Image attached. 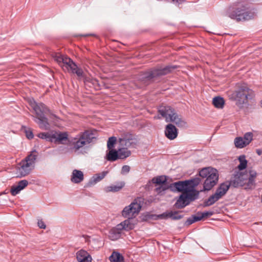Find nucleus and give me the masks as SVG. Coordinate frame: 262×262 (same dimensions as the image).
I'll list each match as a JSON object with an SVG mask.
<instances>
[{"label":"nucleus","mask_w":262,"mask_h":262,"mask_svg":"<svg viewBox=\"0 0 262 262\" xmlns=\"http://www.w3.org/2000/svg\"><path fill=\"white\" fill-rule=\"evenodd\" d=\"M38 226L40 228L45 229L46 227V225L42 220H39L38 221Z\"/></svg>","instance_id":"45"},{"label":"nucleus","mask_w":262,"mask_h":262,"mask_svg":"<svg viewBox=\"0 0 262 262\" xmlns=\"http://www.w3.org/2000/svg\"><path fill=\"white\" fill-rule=\"evenodd\" d=\"M226 15L239 21L250 20L255 17L256 13L254 11L250 10L247 2L238 1L228 8Z\"/></svg>","instance_id":"1"},{"label":"nucleus","mask_w":262,"mask_h":262,"mask_svg":"<svg viewBox=\"0 0 262 262\" xmlns=\"http://www.w3.org/2000/svg\"><path fill=\"white\" fill-rule=\"evenodd\" d=\"M235 93L236 104L239 107H242L244 104H248L249 100L252 99L254 95V92L245 84L239 86Z\"/></svg>","instance_id":"8"},{"label":"nucleus","mask_w":262,"mask_h":262,"mask_svg":"<svg viewBox=\"0 0 262 262\" xmlns=\"http://www.w3.org/2000/svg\"><path fill=\"white\" fill-rule=\"evenodd\" d=\"M249 177L247 178V186L251 187L254 186L255 181L254 179L257 176V173L255 171L251 170H249Z\"/></svg>","instance_id":"27"},{"label":"nucleus","mask_w":262,"mask_h":262,"mask_svg":"<svg viewBox=\"0 0 262 262\" xmlns=\"http://www.w3.org/2000/svg\"><path fill=\"white\" fill-rule=\"evenodd\" d=\"M107 171H103L101 173H97L93 177V180L95 183L100 181L107 174Z\"/></svg>","instance_id":"35"},{"label":"nucleus","mask_w":262,"mask_h":262,"mask_svg":"<svg viewBox=\"0 0 262 262\" xmlns=\"http://www.w3.org/2000/svg\"><path fill=\"white\" fill-rule=\"evenodd\" d=\"M130 170V167L128 165H124L122 167L121 173L124 174L129 172Z\"/></svg>","instance_id":"43"},{"label":"nucleus","mask_w":262,"mask_h":262,"mask_svg":"<svg viewBox=\"0 0 262 262\" xmlns=\"http://www.w3.org/2000/svg\"><path fill=\"white\" fill-rule=\"evenodd\" d=\"M21 189L18 187V185L13 186L11 188L10 192L12 195L15 196L18 194L20 191Z\"/></svg>","instance_id":"41"},{"label":"nucleus","mask_w":262,"mask_h":262,"mask_svg":"<svg viewBox=\"0 0 262 262\" xmlns=\"http://www.w3.org/2000/svg\"><path fill=\"white\" fill-rule=\"evenodd\" d=\"M52 134L53 132L47 133H41L38 134L37 136L40 139L46 140L47 141L53 142Z\"/></svg>","instance_id":"33"},{"label":"nucleus","mask_w":262,"mask_h":262,"mask_svg":"<svg viewBox=\"0 0 262 262\" xmlns=\"http://www.w3.org/2000/svg\"><path fill=\"white\" fill-rule=\"evenodd\" d=\"M165 190V188H163V187H160L156 188V191L157 193H160L162 191H164Z\"/></svg>","instance_id":"46"},{"label":"nucleus","mask_w":262,"mask_h":262,"mask_svg":"<svg viewBox=\"0 0 262 262\" xmlns=\"http://www.w3.org/2000/svg\"><path fill=\"white\" fill-rule=\"evenodd\" d=\"M116 142V138L115 137H112L109 138L107 143V147L108 149H112L114 147L115 143Z\"/></svg>","instance_id":"38"},{"label":"nucleus","mask_w":262,"mask_h":262,"mask_svg":"<svg viewBox=\"0 0 262 262\" xmlns=\"http://www.w3.org/2000/svg\"><path fill=\"white\" fill-rule=\"evenodd\" d=\"M111 262H123V257L119 253L114 252L110 257Z\"/></svg>","instance_id":"30"},{"label":"nucleus","mask_w":262,"mask_h":262,"mask_svg":"<svg viewBox=\"0 0 262 262\" xmlns=\"http://www.w3.org/2000/svg\"><path fill=\"white\" fill-rule=\"evenodd\" d=\"M231 186L229 182L223 183L220 185L215 191L216 195L220 199L225 195Z\"/></svg>","instance_id":"18"},{"label":"nucleus","mask_w":262,"mask_h":262,"mask_svg":"<svg viewBox=\"0 0 262 262\" xmlns=\"http://www.w3.org/2000/svg\"><path fill=\"white\" fill-rule=\"evenodd\" d=\"M76 257L78 262H91V255L85 250H80L76 253Z\"/></svg>","instance_id":"19"},{"label":"nucleus","mask_w":262,"mask_h":262,"mask_svg":"<svg viewBox=\"0 0 262 262\" xmlns=\"http://www.w3.org/2000/svg\"><path fill=\"white\" fill-rule=\"evenodd\" d=\"M199 175L203 178H206L203 186L204 191L211 190L218 182V172L214 168L210 167L204 168L200 171Z\"/></svg>","instance_id":"5"},{"label":"nucleus","mask_w":262,"mask_h":262,"mask_svg":"<svg viewBox=\"0 0 262 262\" xmlns=\"http://www.w3.org/2000/svg\"><path fill=\"white\" fill-rule=\"evenodd\" d=\"M220 198L216 195V193L212 194L209 197V198L207 200H206L204 203H203V206L204 207H208L210 206L213 204H214L216 202H217L218 200H219Z\"/></svg>","instance_id":"24"},{"label":"nucleus","mask_w":262,"mask_h":262,"mask_svg":"<svg viewBox=\"0 0 262 262\" xmlns=\"http://www.w3.org/2000/svg\"><path fill=\"white\" fill-rule=\"evenodd\" d=\"M83 173L79 170L74 169L72 172L71 181L74 183H79L83 180Z\"/></svg>","instance_id":"21"},{"label":"nucleus","mask_w":262,"mask_h":262,"mask_svg":"<svg viewBox=\"0 0 262 262\" xmlns=\"http://www.w3.org/2000/svg\"><path fill=\"white\" fill-rule=\"evenodd\" d=\"M171 187L182 193H183V192L197 191L194 189L190 188L188 186L186 181L175 182L171 185Z\"/></svg>","instance_id":"14"},{"label":"nucleus","mask_w":262,"mask_h":262,"mask_svg":"<svg viewBox=\"0 0 262 262\" xmlns=\"http://www.w3.org/2000/svg\"><path fill=\"white\" fill-rule=\"evenodd\" d=\"M56 61L65 71H71L76 74L80 78H83L85 83H92L93 85L97 84L98 81L96 79H91L84 76L82 70L77 67L71 58L59 53H55L52 55Z\"/></svg>","instance_id":"2"},{"label":"nucleus","mask_w":262,"mask_h":262,"mask_svg":"<svg viewBox=\"0 0 262 262\" xmlns=\"http://www.w3.org/2000/svg\"><path fill=\"white\" fill-rule=\"evenodd\" d=\"M118 152L119 159H124L129 157L131 154V152L128 150L127 148L124 147H122L121 148L119 149Z\"/></svg>","instance_id":"28"},{"label":"nucleus","mask_w":262,"mask_h":262,"mask_svg":"<svg viewBox=\"0 0 262 262\" xmlns=\"http://www.w3.org/2000/svg\"><path fill=\"white\" fill-rule=\"evenodd\" d=\"M260 106L262 107V100L260 101Z\"/></svg>","instance_id":"48"},{"label":"nucleus","mask_w":262,"mask_h":262,"mask_svg":"<svg viewBox=\"0 0 262 262\" xmlns=\"http://www.w3.org/2000/svg\"><path fill=\"white\" fill-rule=\"evenodd\" d=\"M159 113L165 119L167 122L170 121L176 114L175 111L170 106H161L158 110Z\"/></svg>","instance_id":"12"},{"label":"nucleus","mask_w":262,"mask_h":262,"mask_svg":"<svg viewBox=\"0 0 262 262\" xmlns=\"http://www.w3.org/2000/svg\"><path fill=\"white\" fill-rule=\"evenodd\" d=\"M106 159L109 161H115L119 159L118 151L111 149L107 153Z\"/></svg>","instance_id":"25"},{"label":"nucleus","mask_w":262,"mask_h":262,"mask_svg":"<svg viewBox=\"0 0 262 262\" xmlns=\"http://www.w3.org/2000/svg\"><path fill=\"white\" fill-rule=\"evenodd\" d=\"M200 221V219H199L198 216L196 215H193L192 217H190L187 219L186 222V224L188 225H190L193 223Z\"/></svg>","instance_id":"40"},{"label":"nucleus","mask_w":262,"mask_h":262,"mask_svg":"<svg viewBox=\"0 0 262 262\" xmlns=\"http://www.w3.org/2000/svg\"><path fill=\"white\" fill-rule=\"evenodd\" d=\"M158 216L161 219L170 218L173 220H178L182 219L183 216L180 214L178 211H171L168 212L163 213Z\"/></svg>","instance_id":"20"},{"label":"nucleus","mask_w":262,"mask_h":262,"mask_svg":"<svg viewBox=\"0 0 262 262\" xmlns=\"http://www.w3.org/2000/svg\"><path fill=\"white\" fill-rule=\"evenodd\" d=\"M125 185L124 182H119L115 185L107 186L105 188L106 192H117L120 190Z\"/></svg>","instance_id":"23"},{"label":"nucleus","mask_w":262,"mask_h":262,"mask_svg":"<svg viewBox=\"0 0 262 262\" xmlns=\"http://www.w3.org/2000/svg\"><path fill=\"white\" fill-rule=\"evenodd\" d=\"M121 147L125 148L135 147L137 144V140L132 135L124 136L119 139Z\"/></svg>","instance_id":"13"},{"label":"nucleus","mask_w":262,"mask_h":262,"mask_svg":"<svg viewBox=\"0 0 262 262\" xmlns=\"http://www.w3.org/2000/svg\"><path fill=\"white\" fill-rule=\"evenodd\" d=\"M199 191L183 192L177 199L174 206L178 209L184 208L191 202L195 200L198 196Z\"/></svg>","instance_id":"9"},{"label":"nucleus","mask_w":262,"mask_h":262,"mask_svg":"<svg viewBox=\"0 0 262 262\" xmlns=\"http://www.w3.org/2000/svg\"><path fill=\"white\" fill-rule=\"evenodd\" d=\"M152 182L157 185L163 184L166 182V179L164 176H159L152 179Z\"/></svg>","instance_id":"36"},{"label":"nucleus","mask_w":262,"mask_h":262,"mask_svg":"<svg viewBox=\"0 0 262 262\" xmlns=\"http://www.w3.org/2000/svg\"><path fill=\"white\" fill-rule=\"evenodd\" d=\"M212 103L214 106L218 108H222L224 105V100L221 97H215L213 99Z\"/></svg>","instance_id":"29"},{"label":"nucleus","mask_w":262,"mask_h":262,"mask_svg":"<svg viewBox=\"0 0 262 262\" xmlns=\"http://www.w3.org/2000/svg\"><path fill=\"white\" fill-rule=\"evenodd\" d=\"M252 137L253 135L251 133H247L244 135L243 138L248 145L252 140Z\"/></svg>","instance_id":"39"},{"label":"nucleus","mask_w":262,"mask_h":262,"mask_svg":"<svg viewBox=\"0 0 262 262\" xmlns=\"http://www.w3.org/2000/svg\"><path fill=\"white\" fill-rule=\"evenodd\" d=\"M140 199H135L129 205L126 206L122 211V216L126 218H133L138 214L141 208Z\"/></svg>","instance_id":"10"},{"label":"nucleus","mask_w":262,"mask_h":262,"mask_svg":"<svg viewBox=\"0 0 262 262\" xmlns=\"http://www.w3.org/2000/svg\"><path fill=\"white\" fill-rule=\"evenodd\" d=\"M25 133L26 137L29 139H31L33 138V134L30 129L26 130Z\"/></svg>","instance_id":"44"},{"label":"nucleus","mask_w":262,"mask_h":262,"mask_svg":"<svg viewBox=\"0 0 262 262\" xmlns=\"http://www.w3.org/2000/svg\"><path fill=\"white\" fill-rule=\"evenodd\" d=\"M176 68L174 66H167L163 68L150 70L141 73L138 78V80L142 85H147L153 81L155 78L166 75Z\"/></svg>","instance_id":"4"},{"label":"nucleus","mask_w":262,"mask_h":262,"mask_svg":"<svg viewBox=\"0 0 262 262\" xmlns=\"http://www.w3.org/2000/svg\"><path fill=\"white\" fill-rule=\"evenodd\" d=\"M121 229H119L118 225L110 231L109 237L112 240H115L119 238L120 236Z\"/></svg>","instance_id":"26"},{"label":"nucleus","mask_w":262,"mask_h":262,"mask_svg":"<svg viewBox=\"0 0 262 262\" xmlns=\"http://www.w3.org/2000/svg\"><path fill=\"white\" fill-rule=\"evenodd\" d=\"M135 222V221L134 222L133 218H127V220L118 224V227L119 229H121L122 230H129L134 228Z\"/></svg>","instance_id":"17"},{"label":"nucleus","mask_w":262,"mask_h":262,"mask_svg":"<svg viewBox=\"0 0 262 262\" xmlns=\"http://www.w3.org/2000/svg\"><path fill=\"white\" fill-rule=\"evenodd\" d=\"M29 104L34 111L36 116L34 117V121L38 124L39 127L44 130L50 129V124L45 114L49 112V109L42 103H37L33 99L30 100Z\"/></svg>","instance_id":"3"},{"label":"nucleus","mask_w":262,"mask_h":262,"mask_svg":"<svg viewBox=\"0 0 262 262\" xmlns=\"http://www.w3.org/2000/svg\"><path fill=\"white\" fill-rule=\"evenodd\" d=\"M240 163L238 165L237 168L239 170L245 169L247 165V161L246 159L245 155H241L238 158Z\"/></svg>","instance_id":"32"},{"label":"nucleus","mask_w":262,"mask_h":262,"mask_svg":"<svg viewBox=\"0 0 262 262\" xmlns=\"http://www.w3.org/2000/svg\"><path fill=\"white\" fill-rule=\"evenodd\" d=\"M186 181L190 188L194 189L200 183L201 180L199 178H195L191 180H186Z\"/></svg>","instance_id":"34"},{"label":"nucleus","mask_w":262,"mask_h":262,"mask_svg":"<svg viewBox=\"0 0 262 262\" xmlns=\"http://www.w3.org/2000/svg\"><path fill=\"white\" fill-rule=\"evenodd\" d=\"M52 139L53 142L55 143H64V141H69L70 139L68 140V135L66 132L63 133H57L53 132L52 134ZM71 139H70L71 140ZM69 142V141H68Z\"/></svg>","instance_id":"16"},{"label":"nucleus","mask_w":262,"mask_h":262,"mask_svg":"<svg viewBox=\"0 0 262 262\" xmlns=\"http://www.w3.org/2000/svg\"><path fill=\"white\" fill-rule=\"evenodd\" d=\"M169 122H173L179 127H185L187 126V123L177 113L171 119H170Z\"/></svg>","instance_id":"22"},{"label":"nucleus","mask_w":262,"mask_h":262,"mask_svg":"<svg viewBox=\"0 0 262 262\" xmlns=\"http://www.w3.org/2000/svg\"><path fill=\"white\" fill-rule=\"evenodd\" d=\"M213 214V212L212 211H206L201 213H198L197 215L198 216L199 219H200V221L204 217H206L208 216H210Z\"/></svg>","instance_id":"37"},{"label":"nucleus","mask_w":262,"mask_h":262,"mask_svg":"<svg viewBox=\"0 0 262 262\" xmlns=\"http://www.w3.org/2000/svg\"><path fill=\"white\" fill-rule=\"evenodd\" d=\"M28 185V182L26 180H23L18 182L17 185L21 189H24Z\"/></svg>","instance_id":"42"},{"label":"nucleus","mask_w":262,"mask_h":262,"mask_svg":"<svg viewBox=\"0 0 262 262\" xmlns=\"http://www.w3.org/2000/svg\"><path fill=\"white\" fill-rule=\"evenodd\" d=\"M256 153L259 155H261L262 154V150L260 149H257L256 150Z\"/></svg>","instance_id":"47"},{"label":"nucleus","mask_w":262,"mask_h":262,"mask_svg":"<svg viewBox=\"0 0 262 262\" xmlns=\"http://www.w3.org/2000/svg\"><path fill=\"white\" fill-rule=\"evenodd\" d=\"M248 175L247 173H243L241 171H237L231 178L229 182L231 186L234 187H238L247 184Z\"/></svg>","instance_id":"11"},{"label":"nucleus","mask_w":262,"mask_h":262,"mask_svg":"<svg viewBox=\"0 0 262 262\" xmlns=\"http://www.w3.org/2000/svg\"><path fill=\"white\" fill-rule=\"evenodd\" d=\"M234 144L236 147L238 148H242L246 146L247 144L243 139V137H236L234 139Z\"/></svg>","instance_id":"31"},{"label":"nucleus","mask_w":262,"mask_h":262,"mask_svg":"<svg viewBox=\"0 0 262 262\" xmlns=\"http://www.w3.org/2000/svg\"><path fill=\"white\" fill-rule=\"evenodd\" d=\"M178 129L174 125L168 124L166 126L165 135L168 139L170 140L176 139L178 136Z\"/></svg>","instance_id":"15"},{"label":"nucleus","mask_w":262,"mask_h":262,"mask_svg":"<svg viewBox=\"0 0 262 262\" xmlns=\"http://www.w3.org/2000/svg\"><path fill=\"white\" fill-rule=\"evenodd\" d=\"M37 156V151L33 150L26 157L25 160L21 161L19 164L20 167L18 169L20 177H25L30 173L34 167Z\"/></svg>","instance_id":"7"},{"label":"nucleus","mask_w":262,"mask_h":262,"mask_svg":"<svg viewBox=\"0 0 262 262\" xmlns=\"http://www.w3.org/2000/svg\"><path fill=\"white\" fill-rule=\"evenodd\" d=\"M96 131L86 130L81 133L75 138H71L69 141V146H73L75 150L79 149L88 143L93 141L96 138Z\"/></svg>","instance_id":"6"}]
</instances>
